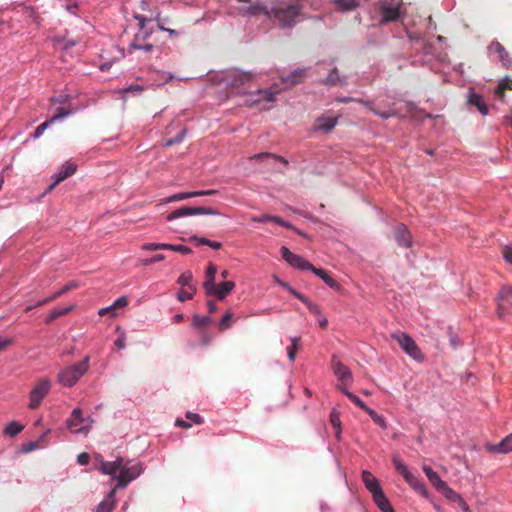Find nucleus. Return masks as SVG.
<instances>
[{
	"label": "nucleus",
	"mask_w": 512,
	"mask_h": 512,
	"mask_svg": "<svg viewBox=\"0 0 512 512\" xmlns=\"http://www.w3.org/2000/svg\"><path fill=\"white\" fill-rule=\"evenodd\" d=\"M272 222H274V223H276V224H278L280 226H283L285 228L294 229L296 231V229L291 224H289L288 222L284 221L282 218H280L278 216H273L272 217ZM297 233L300 234V235H303L298 230H297Z\"/></svg>",
	"instance_id": "nucleus-54"
},
{
	"label": "nucleus",
	"mask_w": 512,
	"mask_h": 512,
	"mask_svg": "<svg viewBox=\"0 0 512 512\" xmlns=\"http://www.w3.org/2000/svg\"><path fill=\"white\" fill-rule=\"evenodd\" d=\"M52 124V121L49 119V120H46L45 122H43L42 124H40L35 132H34V138H38L42 135V133Z\"/></svg>",
	"instance_id": "nucleus-53"
},
{
	"label": "nucleus",
	"mask_w": 512,
	"mask_h": 512,
	"mask_svg": "<svg viewBox=\"0 0 512 512\" xmlns=\"http://www.w3.org/2000/svg\"><path fill=\"white\" fill-rule=\"evenodd\" d=\"M185 134H186V129H182L176 137L166 140L164 142L163 146L170 147V146L181 143L184 139Z\"/></svg>",
	"instance_id": "nucleus-47"
},
{
	"label": "nucleus",
	"mask_w": 512,
	"mask_h": 512,
	"mask_svg": "<svg viewBox=\"0 0 512 512\" xmlns=\"http://www.w3.org/2000/svg\"><path fill=\"white\" fill-rule=\"evenodd\" d=\"M185 416L195 424H202L204 421L203 418L197 413L187 412Z\"/></svg>",
	"instance_id": "nucleus-57"
},
{
	"label": "nucleus",
	"mask_w": 512,
	"mask_h": 512,
	"mask_svg": "<svg viewBox=\"0 0 512 512\" xmlns=\"http://www.w3.org/2000/svg\"><path fill=\"white\" fill-rule=\"evenodd\" d=\"M235 287V283L232 281H224L219 285L214 284V289L209 292H205L208 296H216L219 300H223L228 294L232 292Z\"/></svg>",
	"instance_id": "nucleus-16"
},
{
	"label": "nucleus",
	"mask_w": 512,
	"mask_h": 512,
	"mask_svg": "<svg viewBox=\"0 0 512 512\" xmlns=\"http://www.w3.org/2000/svg\"><path fill=\"white\" fill-rule=\"evenodd\" d=\"M488 50L490 53L497 54L499 61L506 68L512 67V59L509 56V53L506 51L505 47L498 41H492L488 46Z\"/></svg>",
	"instance_id": "nucleus-13"
},
{
	"label": "nucleus",
	"mask_w": 512,
	"mask_h": 512,
	"mask_svg": "<svg viewBox=\"0 0 512 512\" xmlns=\"http://www.w3.org/2000/svg\"><path fill=\"white\" fill-rule=\"evenodd\" d=\"M297 350L298 348H296L295 345H291L287 348V354H288V358L291 362H293L296 358V354H297Z\"/></svg>",
	"instance_id": "nucleus-63"
},
{
	"label": "nucleus",
	"mask_w": 512,
	"mask_h": 512,
	"mask_svg": "<svg viewBox=\"0 0 512 512\" xmlns=\"http://www.w3.org/2000/svg\"><path fill=\"white\" fill-rule=\"evenodd\" d=\"M165 259V255L163 254H157L149 259H145L142 261V264L145 265V266H148V265H152L156 262H160V261H163Z\"/></svg>",
	"instance_id": "nucleus-55"
},
{
	"label": "nucleus",
	"mask_w": 512,
	"mask_h": 512,
	"mask_svg": "<svg viewBox=\"0 0 512 512\" xmlns=\"http://www.w3.org/2000/svg\"><path fill=\"white\" fill-rule=\"evenodd\" d=\"M71 113H72V111L70 109H66L64 107H58L56 109L55 115L53 117H51L50 120L53 123L58 119H61V118H64V117L70 115Z\"/></svg>",
	"instance_id": "nucleus-50"
},
{
	"label": "nucleus",
	"mask_w": 512,
	"mask_h": 512,
	"mask_svg": "<svg viewBox=\"0 0 512 512\" xmlns=\"http://www.w3.org/2000/svg\"><path fill=\"white\" fill-rule=\"evenodd\" d=\"M143 472V467L141 463H136L131 466H126L122 464L120 474L117 478V488H124L136 479Z\"/></svg>",
	"instance_id": "nucleus-6"
},
{
	"label": "nucleus",
	"mask_w": 512,
	"mask_h": 512,
	"mask_svg": "<svg viewBox=\"0 0 512 512\" xmlns=\"http://www.w3.org/2000/svg\"><path fill=\"white\" fill-rule=\"evenodd\" d=\"M394 238L401 247L410 248L412 246V236L404 224H397L394 227Z\"/></svg>",
	"instance_id": "nucleus-12"
},
{
	"label": "nucleus",
	"mask_w": 512,
	"mask_h": 512,
	"mask_svg": "<svg viewBox=\"0 0 512 512\" xmlns=\"http://www.w3.org/2000/svg\"><path fill=\"white\" fill-rule=\"evenodd\" d=\"M253 79L254 75L252 73L240 70L229 71L224 78L227 86L232 88H239L246 83L251 82Z\"/></svg>",
	"instance_id": "nucleus-7"
},
{
	"label": "nucleus",
	"mask_w": 512,
	"mask_h": 512,
	"mask_svg": "<svg viewBox=\"0 0 512 512\" xmlns=\"http://www.w3.org/2000/svg\"><path fill=\"white\" fill-rule=\"evenodd\" d=\"M165 250L175 251V252H178V253H181V254H184V255L185 254H190L192 252V250L188 246L168 244V243H166Z\"/></svg>",
	"instance_id": "nucleus-48"
},
{
	"label": "nucleus",
	"mask_w": 512,
	"mask_h": 512,
	"mask_svg": "<svg viewBox=\"0 0 512 512\" xmlns=\"http://www.w3.org/2000/svg\"><path fill=\"white\" fill-rule=\"evenodd\" d=\"M51 388V381L44 377L37 381L34 388L30 392V403L29 408L30 409H36L43 398L49 393Z\"/></svg>",
	"instance_id": "nucleus-4"
},
{
	"label": "nucleus",
	"mask_w": 512,
	"mask_h": 512,
	"mask_svg": "<svg viewBox=\"0 0 512 512\" xmlns=\"http://www.w3.org/2000/svg\"><path fill=\"white\" fill-rule=\"evenodd\" d=\"M486 448L491 453L505 454L512 452V433L497 444H488Z\"/></svg>",
	"instance_id": "nucleus-17"
},
{
	"label": "nucleus",
	"mask_w": 512,
	"mask_h": 512,
	"mask_svg": "<svg viewBox=\"0 0 512 512\" xmlns=\"http://www.w3.org/2000/svg\"><path fill=\"white\" fill-rule=\"evenodd\" d=\"M301 8L298 4L280 5L267 12L269 18H275L281 27H291L295 24L296 18L300 15Z\"/></svg>",
	"instance_id": "nucleus-2"
},
{
	"label": "nucleus",
	"mask_w": 512,
	"mask_h": 512,
	"mask_svg": "<svg viewBox=\"0 0 512 512\" xmlns=\"http://www.w3.org/2000/svg\"><path fill=\"white\" fill-rule=\"evenodd\" d=\"M362 481L370 493L381 489L379 481L370 471L362 472Z\"/></svg>",
	"instance_id": "nucleus-24"
},
{
	"label": "nucleus",
	"mask_w": 512,
	"mask_h": 512,
	"mask_svg": "<svg viewBox=\"0 0 512 512\" xmlns=\"http://www.w3.org/2000/svg\"><path fill=\"white\" fill-rule=\"evenodd\" d=\"M405 481L422 496L426 497L428 495V491L425 487V484L412 473L405 478Z\"/></svg>",
	"instance_id": "nucleus-28"
},
{
	"label": "nucleus",
	"mask_w": 512,
	"mask_h": 512,
	"mask_svg": "<svg viewBox=\"0 0 512 512\" xmlns=\"http://www.w3.org/2000/svg\"><path fill=\"white\" fill-rule=\"evenodd\" d=\"M79 286V283L77 281H71L69 282L68 284H66L63 288H61L59 291H57L56 293H54L52 295V298H59L61 295L63 294H66L67 292H69L70 290L72 289H75Z\"/></svg>",
	"instance_id": "nucleus-46"
},
{
	"label": "nucleus",
	"mask_w": 512,
	"mask_h": 512,
	"mask_svg": "<svg viewBox=\"0 0 512 512\" xmlns=\"http://www.w3.org/2000/svg\"><path fill=\"white\" fill-rule=\"evenodd\" d=\"M373 497L374 503L382 512H394L392 505L390 504L388 498L385 496L382 488L371 493Z\"/></svg>",
	"instance_id": "nucleus-18"
},
{
	"label": "nucleus",
	"mask_w": 512,
	"mask_h": 512,
	"mask_svg": "<svg viewBox=\"0 0 512 512\" xmlns=\"http://www.w3.org/2000/svg\"><path fill=\"white\" fill-rule=\"evenodd\" d=\"M391 338L395 340L401 349L411 358L418 362L424 361V354L421 352L413 338L408 334L404 332H394L391 334Z\"/></svg>",
	"instance_id": "nucleus-3"
},
{
	"label": "nucleus",
	"mask_w": 512,
	"mask_h": 512,
	"mask_svg": "<svg viewBox=\"0 0 512 512\" xmlns=\"http://www.w3.org/2000/svg\"><path fill=\"white\" fill-rule=\"evenodd\" d=\"M89 356L82 361L67 366L59 371L57 375L58 382L65 387H72L89 369Z\"/></svg>",
	"instance_id": "nucleus-1"
},
{
	"label": "nucleus",
	"mask_w": 512,
	"mask_h": 512,
	"mask_svg": "<svg viewBox=\"0 0 512 512\" xmlns=\"http://www.w3.org/2000/svg\"><path fill=\"white\" fill-rule=\"evenodd\" d=\"M24 429V426L18 422H11L4 429V434L10 437H14Z\"/></svg>",
	"instance_id": "nucleus-38"
},
{
	"label": "nucleus",
	"mask_w": 512,
	"mask_h": 512,
	"mask_svg": "<svg viewBox=\"0 0 512 512\" xmlns=\"http://www.w3.org/2000/svg\"><path fill=\"white\" fill-rule=\"evenodd\" d=\"M198 215V207H181L174 210L167 216L168 221H172L179 217Z\"/></svg>",
	"instance_id": "nucleus-27"
},
{
	"label": "nucleus",
	"mask_w": 512,
	"mask_h": 512,
	"mask_svg": "<svg viewBox=\"0 0 512 512\" xmlns=\"http://www.w3.org/2000/svg\"><path fill=\"white\" fill-rule=\"evenodd\" d=\"M192 197H195L194 192H181V193H177V194H174V195L168 197L167 199L164 200V202L170 203V202L180 201V200H184V199H188V198H192Z\"/></svg>",
	"instance_id": "nucleus-45"
},
{
	"label": "nucleus",
	"mask_w": 512,
	"mask_h": 512,
	"mask_svg": "<svg viewBox=\"0 0 512 512\" xmlns=\"http://www.w3.org/2000/svg\"><path fill=\"white\" fill-rule=\"evenodd\" d=\"M331 367L340 384L346 387L352 381V373L336 356L332 357Z\"/></svg>",
	"instance_id": "nucleus-9"
},
{
	"label": "nucleus",
	"mask_w": 512,
	"mask_h": 512,
	"mask_svg": "<svg viewBox=\"0 0 512 512\" xmlns=\"http://www.w3.org/2000/svg\"><path fill=\"white\" fill-rule=\"evenodd\" d=\"M392 461L396 471L400 473L404 479L411 474L407 466L401 461V459L397 455H393Z\"/></svg>",
	"instance_id": "nucleus-34"
},
{
	"label": "nucleus",
	"mask_w": 512,
	"mask_h": 512,
	"mask_svg": "<svg viewBox=\"0 0 512 512\" xmlns=\"http://www.w3.org/2000/svg\"><path fill=\"white\" fill-rule=\"evenodd\" d=\"M77 169V165L72 162H66L60 171L54 176V182L48 187V191L53 190L60 182L72 176Z\"/></svg>",
	"instance_id": "nucleus-14"
},
{
	"label": "nucleus",
	"mask_w": 512,
	"mask_h": 512,
	"mask_svg": "<svg viewBox=\"0 0 512 512\" xmlns=\"http://www.w3.org/2000/svg\"><path fill=\"white\" fill-rule=\"evenodd\" d=\"M141 248L146 251L165 250L166 243H145Z\"/></svg>",
	"instance_id": "nucleus-52"
},
{
	"label": "nucleus",
	"mask_w": 512,
	"mask_h": 512,
	"mask_svg": "<svg viewBox=\"0 0 512 512\" xmlns=\"http://www.w3.org/2000/svg\"><path fill=\"white\" fill-rule=\"evenodd\" d=\"M439 492L449 501L457 502L462 496L445 484Z\"/></svg>",
	"instance_id": "nucleus-35"
},
{
	"label": "nucleus",
	"mask_w": 512,
	"mask_h": 512,
	"mask_svg": "<svg viewBox=\"0 0 512 512\" xmlns=\"http://www.w3.org/2000/svg\"><path fill=\"white\" fill-rule=\"evenodd\" d=\"M382 23L396 21L399 18V9L397 7L383 5L380 9Z\"/></svg>",
	"instance_id": "nucleus-23"
},
{
	"label": "nucleus",
	"mask_w": 512,
	"mask_h": 512,
	"mask_svg": "<svg viewBox=\"0 0 512 512\" xmlns=\"http://www.w3.org/2000/svg\"><path fill=\"white\" fill-rule=\"evenodd\" d=\"M508 90H512V79L505 77L499 82L495 90V95L499 100L504 101L505 94Z\"/></svg>",
	"instance_id": "nucleus-29"
},
{
	"label": "nucleus",
	"mask_w": 512,
	"mask_h": 512,
	"mask_svg": "<svg viewBox=\"0 0 512 512\" xmlns=\"http://www.w3.org/2000/svg\"><path fill=\"white\" fill-rule=\"evenodd\" d=\"M210 322H211V318L208 316L194 315L192 325H193V327L200 329V328L208 325Z\"/></svg>",
	"instance_id": "nucleus-44"
},
{
	"label": "nucleus",
	"mask_w": 512,
	"mask_h": 512,
	"mask_svg": "<svg viewBox=\"0 0 512 512\" xmlns=\"http://www.w3.org/2000/svg\"><path fill=\"white\" fill-rule=\"evenodd\" d=\"M217 273V267L214 264H209L206 270L205 281L203 283V288L205 292L212 291L214 289L215 284V276Z\"/></svg>",
	"instance_id": "nucleus-26"
},
{
	"label": "nucleus",
	"mask_w": 512,
	"mask_h": 512,
	"mask_svg": "<svg viewBox=\"0 0 512 512\" xmlns=\"http://www.w3.org/2000/svg\"><path fill=\"white\" fill-rule=\"evenodd\" d=\"M336 123L337 118L321 116L316 119L314 129L329 132L335 127Z\"/></svg>",
	"instance_id": "nucleus-20"
},
{
	"label": "nucleus",
	"mask_w": 512,
	"mask_h": 512,
	"mask_svg": "<svg viewBox=\"0 0 512 512\" xmlns=\"http://www.w3.org/2000/svg\"><path fill=\"white\" fill-rule=\"evenodd\" d=\"M116 488L112 489L106 498L98 505L96 512H112L115 508Z\"/></svg>",
	"instance_id": "nucleus-21"
},
{
	"label": "nucleus",
	"mask_w": 512,
	"mask_h": 512,
	"mask_svg": "<svg viewBox=\"0 0 512 512\" xmlns=\"http://www.w3.org/2000/svg\"><path fill=\"white\" fill-rule=\"evenodd\" d=\"M196 292V288H193V289H188V288H182L178 294H177V299L180 301V302H184L186 300H190L193 298L194 294Z\"/></svg>",
	"instance_id": "nucleus-43"
},
{
	"label": "nucleus",
	"mask_w": 512,
	"mask_h": 512,
	"mask_svg": "<svg viewBox=\"0 0 512 512\" xmlns=\"http://www.w3.org/2000/svg\"><path fill=\"white\" fill-rule=\"evenodd\" d=\"M497 314L500 318L512 314V286H502L497 295Z\"/></svg>",
	"instance_id": "nucleus-5"
},
{
	"label": "nucleus",
	"mask_w": 512,
	"mask_h": 512,
	"mask_svg": "<svg viewBox=\"0 0 512 512\" xmlns=\"http://www.w3.org/2000/svg\"><path fill=\"white\" fill-rule=\"evenodd\" d=\"M189 240L194 242L197 246H200V245L208 246V244H210L209 239L204 238V237L192 236V237H190Z\"/></svg>",
	"instance_id": "nucleus-60"
},
{
	"label": "nucleus",
	"mask_w": 512,
	"mask_h": 512,
	"mask_svg": "<svg viewBox=\"0 0 512 512\" xmlns=\"http://www.w3.org/2000/svg\"><path fill=\"white\" fill-rule=\"evenodd\" d=\"M345 78L339 75L337 68H333L327 78L323 81L328 86H338L345 84Z\"/></svg>",
	"instance_id": "nucleus-32"
},
{
	"label": "nucleus",
	"mask_w": 512,
	"mask_h": 512,
	"mask_svg": "<svg viewBox=\"0 0 512 512\" xmlns=\"http://www.w3.org/2000/svg\"><path fill=\"white\" fill-rule=\"evenodd\" d=\"M330 423L336 429L335 435L339 439L340 435H341V421H340L339 412L336 411L335 409L332 410V412L330 414Z\"/></svg>",
	"instance_id": "nucleus-39"
},
{
	"label": "nucleus",
	"mask_w": 512,
	"mask_h": 512,
	"mask_svg": "<svg viewBox=\"0 0 512 512\" xmlns=\"http://www.w3.org/2000/svg\"><path fill=\"white\" fill-rule=\"evenodd\" d=\"M425 475L427 476L430 483L439 491L445 484L437 472H435L430 466L424 465L422 467Z\"/></svg>",
	"instance_id": "nucleus-25"
},
{
	"label": "nucleus",
	"mask_w": 512,
	"mask_h": 512,
	"mask_svg": "<svg viewBox=\"0 0 512 512\" xmlns=\"http://www.w3.org/2000/svg\"><path fill=\"white\" fill-rule=\"evenodd\" d=\"M77 461L80 465H87L90 461V456L88 453H81L78 455Z\"/></svg>",
	"instance_id": "nucleus-62"
},
{
	"label": "nucleus",
	"mask_w": 512,
	"mask_h": 512,
	"mask_svg": "<svg viewBox=\"0 0 512 512\" xmlns=\"http://www.w3.org/2000/svg\"><path fill=\"white\" fill-rule=\"evenodd\" d=\"M249 12L251 14L264 13L265 15H267V12H271V9L268 10L267 8H265L261 5H251L249 8Z\"/></svg>",
	"instance_id": "nucleus-56"
},
{
	"label": "nucleus",
	"mask_w": 512,
	"mask_h": 512,
	"mask_svg": "<svg viewBox=\"0 0 512 512\" xmlns=\"http://www.w3.org/2000/svg\"><path fill=\"white\" fill-rule=\"evenodd\" d=\"M468 103L472 106L477 107V109L482 115H486L488 113V107L483 102L482 97L480 95L476 93H470Z\"/></svg>",
	"instance_id": "nucleus-31"
},
{
	"label": "nucleus",
	"mask_w": 512,
	"mask_h": 512,
	"mask_svg": "<svg viewBox=\"0 0 512 512\" xmlns=\"http://www.w3.org/2000/svg\"><path fill=\"white\" fill-rule=\"evenodd\" d=\"M337 389H339L343 394H345L355 405H357L363 411L368 410V406L355 394L351 393L346 387L343 385H337Z\"/></svg>",
	"instance_id": "nucleus-33"
},
{
	"label": "nucleus",
	"mask_w": 512,
	"mask_h": 512,
	"mask_svg": "<svg viewBox=\"0 0 512 512\" xmlns=\"http://www.w3.org/2000/svg\"><path fill=\"white\" fill-rule=\"evenodd\" d=\"M334 4L336 9L341 11H351L357 7L354 0H334Z\"/></svg>",
	"instance_id": "nucleus-37"
},
{
	"label": "nucleus",
	"mask_w": 512,
	"mask_h": 512,
	"mask_svg": "<svg viewBox=\"0 0 512 512\" xmlns=\"http://www.w3.org/2000/svg\"><path fill=\"white\" fill-rule=\"evenodd\" d=\"M265 158H274V159L282 162L283 164L288 165V161L285 158L275 155L273 153L264 152V153L255 154L250 157L251 160H263Z\"/></svg>",
	"instance_id": "nucleus-41"
},
{
	"label": "nucleus",
	"mask_w": 512,
	"mask_h": 512,
	"mask_svg": "<svg viewBox=\"0 0 512 512\" xmlns=\"http://www.w3.org/2000/svg\"><path fill=\"white\" fill-rule=\"evenodd\" d=\"M114 345H115L118 349H123V348H125V346H126V337H125V334H124V333H121V335L119 336V338L114 342Z\"/></svg>",
	"instance_id": "nucleus-61"
},
{
	"label": "nucleus",
	"mask_w": 512,
	"mask_h": 512,
	"mask_svg": "<svg viewBox=\"0 0 512 512\" xmlns=\"http://www.w3.org/2000/svg\"><path fill=\"white\" fill-rule=\"evenodd\" d=\"M149 34L147 32H139L135 35L133 41L129 45V52L134 49L144 50L146 52L151 51L153 45L147 42Z\"/></svg>",
	"instance_id": "nucleus-15"
},
{
	"label": "nucleus",
	"mask_w": 512,
	"mask_h": 512,
	"mask_svg": "<svg viewBox=\"0 0 512 512\" xmlns=\"http://www.w3.org/2000/svg\"><path fill=\"white\" fill-rule=\"evenodd\" d=\"M219 212L212 208L198 207V215H218Z\"/></svg>",
	"instance_id": "nucleus-59"
},
{
	"label": "nucleus",
	"mask_w": 512,
	"mask_h": 512,
	"mask_svg": "<svg viewBox=\"0 0 512 512\" xmlns=\"http://www.w3.org/2000/svg\"><path fill=\"white\" fill-rule=\"evenodd\" d=\"M193 275L190 271H186L182 273L178 278V284H180L183 288L193 289L196 288L193 283Z\"/></svg>",
	"instance_id": "nucleus-36"
},
{
	"label": "nucleus",
	"mask_w": 512,
	"mask_h": 512,
	"mask_svg": "<svg viewBox=\"0 0 512 512\" xmlns=\"http://www.w3.org/2000/svg\"><path fill=\"white\" fill-rule=\"evenodd\" d=\"M128 304V300L125 296H122V297H119L118 299H116L114 301V303L112 304L114 310L117 309V308H123V307H126Z\"/></svg>",
	"instance_id": "nucleus-58"
},
{
	"label": "nucleus",
	"mask_w": 512,
	"mask_h": 512,
	"mask_svg": "<svg viewBox=\"0 0 512 512\" xmlns=\"http://www.w3.org/2000/svg\"><path fill=\"white\" fill-rule=\"evenodd\" d=\"M503 256L507 262L512 263V247L506 246L503 249Z\"/></svg>",
	"instance_id": "nucleus-64"
},
{
	"label": "nucleus",
	"mask_w": 512,
	"mask_h": 512,
	"mask_svg": "<svg viewBox=\"0 0 512 512\" xmlns=\"http://www.w3.org/2000/svg\"><path fill=\"white\" fill-rule=\"evenodd\" d=\"M89 419L83 418V412L80 408H75L72 413L71 417L67 420V427L70 429L73 433H88L89 426L83 425L86 421Z\"/></svg>",
	"instance_id": "nucleus-8"
},
{
	"label": "nucleus",
	"mask_w": 512,
	"mask_h": 512,
	"mask_svg": "<svg viewBox=\"0 0 512 512\" xmlns=\"http://www.w3.org/2000/svg\"><path fill=\"white\" fill-rule=\"evenodd\" d=\"M366 413L372 418V420L377 424L379 425L380 427H382L383 429L386 428V421L385 419L378 415L374 410L368 408V410L366 411Z\"/></svg>",
	"instance_id": "nucleus-49"
},
{
	"label": "nucleus",
	"mask_w": 512,
	"mask_h": 512,
	"mask_svg": "<svg viewBox=\"0 0 512 512\" xmlns=\"http://www.w3.org/2000/svg\"><path fill=\"white\" fill-rule=\"evenodd\" d=\"M123 459L117 458L115 461H101L100 471L107 475H115L118 470H121Z\"/></svg>",
	"instance_id": "nucleus-19"
},
{
	"label": "nucleus",
	"mask_w": 512,
	"mask_h": 512,
	"mask_svg": "<svg viewBox=\"0 0 512 512\" xmlns=\"http://www.w3.org/2000/svg\"><path fill=\"white\" fill-rule=\"evenodd\" d=\"M232 316L233 314L231 312H227L221 319V321L219 322V329L221 331H225L226 329H228L231 325V319H232Z\"/></svg>",
	"instance_id": "nucleus-51"
},
{
	"label": "nucleus",
	"mask_w": 512,
	"mask_h": 512,
	"mask_svg": "<svg viewBox=\"0 0 512 512\" xmlns=\"http://www.w3.org/2000/svg\"><path fill=\"white\" fill-rule=\"evenodd\" d=\"M306 76V70L305 69H296L293 72H291L289 75L285 77H281V80L284 84H287L289 86H294L300 82L303 81V79Z\"/></svg>",
	"instance_id": "nucleus-22"
},
{
	"label": "nucleus",
	"mask_w": 512,
	"mask_h": 512,
	"mask_svg": "<svg viewBox=\"0 0 512 512\" xmlns=\"http://www.w3.org/2000/svg\"><path fill=\"white\" fill-rule=\"evenodd\" d=\"M310 271H312L315 275L320 277L330 288H339L338 282L334 278L329 276L325 270L313 266V268H311Z\"/></svg>",
	"instance_id": "nucleus-30"
},
{
	"label": "nucleus",
	"mask_w": 512,
	"mask_h": 512,
	"mask_svg": "<svg viewBox=\"0 0 512 512\" xmlns=\"http://www.w3.org/2000/svg\"><path fill=\"white\" fill-rule=\"evenodd\" d=\"M279 93V90H257L255 93H252L248 96V99L245 101V104L252 107L263 101L265 102H273L275 100V95Z\"/></svg>",
	"instance_id": "nucleus-11"
},
{
	"label": "nucleus",
	"mask_w": 512,
	"mask_h": 512,
	"mask_svg": "<svg viewBox=\"0 0 512 512\" xmlns=\"http://www.w3.org/2000/svg\"><path fill=\"white\" fill-rule=\"evenodd\" d=\"M364 105L367 106V108L373 112L374 114L380 116L381 118L383 119H388L392 116H395L396 115V112L395 111H379L377 110L375 107H374V104L373 102H363Z\"/></svg>",
	"instance_id": "nucleus-40"
},
{
	"label": "nucleus",
	"mask_w": 512,
	"mask_h": 512,
	"mask_svg": "<svg viewBox=\"0 0 512 512\" xmlns=\"http://www.w3.org/2000/svg\"><path fill=\"white\" fill-rule=\"evenodd\" d=\"M281 255L283 259L288 262L291 266L298 268L300 270H311L313 265L305 260L303 257L292 253L287 247H281Z\"/></svg>",
	"instance_id": "nucleus-10"
},
{
	"label": "nucleus",
	"mask_w": 512,
	"mask_h": 512,
	"mask_svg": "<svg viewBox=\"0 0 512 512\" xmlns=\"http://www.w3.org/2000/svg\"><path fill=\"white\" fill-rule=\"evenodd\" d=\"M72 309H73V306H68L63 309H55V310L51 311V313L49 314V316L46 319V323H51L52 321L59 318L60 316H63L65 314L69 313Z\"/></svg>",
	"instance_id": "nucleus-42"
}]
</instances>
